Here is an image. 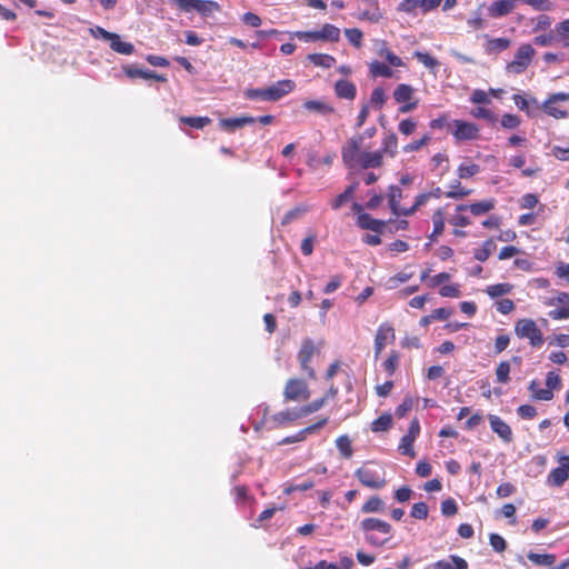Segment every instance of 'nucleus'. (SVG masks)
Wrapping results in <instances>:
<instances>
[{
    "mask_svg": "<svg viewBox=\"0 0 569 569\" xmlns=\"http://www.w3.org/2000/svg\"><path fill=\"white\" fill-rule=\"evenodd\" d=\"M283 396L288 401H300L309 399L310 391L303 380L289 379L286 383Z\"/></svg>",
    "mask_w": 569,
    "mask_h": 569,
    "instance_id": "6e6552de",
    "label": "nucleus"
},
{
    "mask_svg": "<svg viewBox=\"0 0 569 569\" xmlns=\"http://www.w3.org/2000/svg\"><path fill=\"white\" fill-rule=\"evenodd\" d=\"M345 36L348 39V41L353 44L356 48L361 47L362 41V32L360 29L352 28V29H346Z\"/></svg>",
    "mask_w": 569,
    "mask_h": 569,
    "instance_id": "13d9d810",
    "label": "nucleus"
},
{
    "mask_svg": "<svg viewBox=\"0 0 569 569\" xmlns=\"http://www.w3.org/2000/svg\"><path fill=\"white\" fill-rule=\"evenodd\" d=\"M420 432V425L418 420H412L408 432L401 438L399 450L407 456L413 457L415 451L412 449V443L415 442L416 438L419 436Z\"/></svg>",
    "mask_w": 569,
    "mask_h": 569,
    "instance_id": "ddd939ff",
    "label": "nucleus"
},
{
    "mask_svg": "<svg viewBox=\"0 0 569 569\" xmlns=\"http://www.w3.org/2000/svg\"><path fill=\"white\" fill-rule=\"evenodd\" d=\"M399 353L397 351H391L386 361L383 362L385 370L392 376L399 365Z\"/></svg>",
    "mask_w": 569,
    "mask_h": 569,
    "instance_id": "603ef678",
    "label": "nucleus"
},
{
    "mask_svg": "<svg viewBox=\"0 0 569 569\" xmlns=\"http://www.w3.org/2000/svg\"><path fill=\"white\" fill-rule=\"evenodd\" d=\"M397 148H398V139H397V136L395 133H390L388 134L383 141H382V148H381V152H382V156L383 154H388L389 157H395L396 153H397Z\"/></svg>",
    "mask_w": 569,
    "mask_h": 569,
    "instance_id": "58836bf2",
    "label": "nucleus"
},
{
    "mask_svg": "<svg viewBox=\"0 0 569 569\" xmlns=\"http://www.w3.org/2000/svg\"><path fill=\"white\" fill-rule=\"evenodd\" d=\"M489 541L492 549L497 552H502L506 549V540L498 533H491Z\"/></svg>",
    "mask_w": 569,
    "mask_h": 569,
    "instance_id": "69168bd1",
    "label": "nucleus"
},
{
    "mask_svg": "<svg viewBox=\"0 0 569 569\" xmlns=\"http://www.w3.org/2000/svg\"><path fill=\"white\" fill-rule=\"evenodd\" d=\"M452 127L453 130L451 132L457 140H475L478 138L479 129L471 122L453 120Z\"/></svg>",
    "mask_w": 569,
    "mask_h": 569,
    "instance_id": "9b49d317",
    "label": "nucleus"
},
{
    "mask_svg": "<svg viewBox=\"0 0 569 569\" xmlns=\"http://www.w3.org/2000/svg\"><path fill=\"white\" fill-rule=\"evenodd\" d=\"M529 390L531 391L532 397L537 400L549 401L553 398L552 391L540 388V383L536 380L530 382Z\"/></svg>",
    "mask_w": 569,
    "mask_h": 569,
    "instance_id": "c9c22d12",
    "label": "nucleus"
},
{
    "mask_svg": "<svg viewBox=\"0 0 569 569\" xmlns=\"http://www.w3.org/2000/svg\"><path fill=\"white\" fill-rule=\"evenodd\" d=\"M496 250V243L492 239H488L483 242L482 247L480 249H477L475 251V258L478 261H486L490 254Z\"/></svg>",
    "mask_w": 569,
    "mask_h": 569,
    "instance_id": "ea45409f",
    "label": "nucleus"
},
{
    "mask_svg": "<svg viewBox=\"0 0 569 569\" xmlns=\"http://www.w3.org/2000/svg\"><path fill=\"white\" fill-rule=\"evenodd\" d=\"M256 122V118L250 116H243L238 118L221 119L219 124L226 131H234L236 129L242 128L243 126Z\"/></svg>",
    "mask_w": 569,
    "mask_h": 569,
    "instance_id": "412c9836",
    "label": "nucleus"
},
{
    "mask_svg": "<svg viewBox=\"0 0 569 569\" xmlns=\"http://www.w3.org/2000/svg\"><path fill=\"white\" fill-rule=\"evenodd\" d=\"M123 71L131 79H134V78H142L146 80L152 79V80H157V81H161V82L167 80L166 77H163L161 74H157L156 72H153L151 70H143V69L134 68L131 66L123 67Z\"/></svg>",
    "mask_w": 569,
    "mask_h": 569,
    "instance_id": "6ab92c4d",
    "label": "nucleus"
},
{
    "mask_svg": "<svg viewBox=\"0 0 569 569\" xmlns=\"http://www.w3.org/2000/svg\"><path fill=\"white\" fill-rule=\"evenodd\" d=\"M555 273L558 278L569 282V263L562 261L558 262L556 264Z\"/></svg>",
    "mask_w": 569,
    "mask_h": 569,
    "instance_id": "774afa93",
    "label": "nucleus"
},
{
    "mask_svg": "<svg viewBox=\"0 0 569 569\" xmlns=\"http://www.w3.org/2000/svg\"><path fill=\"white\" fill-rule=\"evenodd\" d=\"M319 40L327 42H338L340 39V29L333 24L326 23L318 30Z\"/></svg>",
    "mask_w": 569,
    "mask_h": 569,
    "instance_id": "a878e982",
    "label": "nucleus"
},
{
    "mask_svg": "<svg viewBox=\"0 0 569 569\" xmlns=\"http://www.w3.org/2000/svg\"><path fill=\"white\" fill-rule=\"evenodd\" d=\"M336 446L342 457H345L347 459L352 457L353 450H352V446H351V440L349 439L348 436L343 435V436L338 437L336 440Z\"/></svg>",
    "mask_w": 569,
    "mask_h": 569,
    "instance_id": "a19ab883",
    "label": "nucleus"
},
{
    "mask_svg": "<svg viewBox=\"0 0 569 569\" xmlns=\"http://www.w3.org/2000/svg\"><path fill=\"white\" fill-rule=\"evenodd\" d=\"M336 94L339 98L352 100L356 97V86L347 80H338L335 84Z\"/></svg>",
    "mask_w": 569,
    "mask_h": 569,
    "instance_id": "b1692460",
    "label": "nucleus"
},
{
    "mask_svg": "<svg viewBox=\"0 0 569 569\" xmlns=\"http://www.w3.org/2000/svg\"><path fill=\"white\" fill-rule=\"evenodd\" d=\"M516 335L521 339H528L532 347H540L543 343V336L532 319H520L515 326Z\"/></svg>",
    "mask_w": 569,
    "mask_h": 569,
    "instance_id": "39448f33",
    "label": "nucleus"
},
{
    "mask_svg": "<svg viewBox=\"0 0 569 569\" xmlns=\"http://www.w3.org/2000/svg\"><path fill=\"white\" fill-rule=\"evenodd\" d=\"M361 530L366 533L368 543L375 547H382L386 545L391 536L390 523L378 518H366L360 522Z\"/></svg>",
    "mask_w": 569,
    "mask_h": 569,
    "instance_id": "f257e3e1",
    "label": "nucleus"
},
{
    "mask_svg": "<svg viewBox=\"0 0 569 569\" xmlns=\"http://www.w3.org/2000/svg\"><path fill=\"white\" fill-rule=\"evenodd\" d=\"M326 402H327V398H320V399L313 400L312 402L308 403L307 406L301 407L303 417L320 410L326 405Z\"/></svg>",
    "mask_w": 569,
    "mask_h": 569,
    "instance_id": "680f3d73",
    "label": "nucleus"
},
{
    "mask_svg": "<svg viewBox=\"0 0 569 569\" xmlns=\"http://www.w3.org/2000/svg\"><path fill=\"white\" fill-rule=\"evenodd\" d=\"M316 352L317 348L310 338H306L302 341L301 348L298 352V360L300 362L301 369L312 379L316 377V372L311 368L310 361Z\"/></svg>",
    "mask_w": 569,
    "mask_h": 569,
    "instance_id": "1a4fd4ad",
    "label": "nucleus"
},
{
    "mask_svg": "<svg viewBox=\"0 0 569 569\" xmlns=\"http://www.w3.org/2000/svg\"><path fill=\"white\" fill-rule=\"evenodd\" d=\"M412 277V273H408V272H399L398 274L393 276V277H390L388 280H387V288L392 290V289H396L398 288V286L400 283H403V282H407L410 278Z\"/></svg>",
    "mask_w": 569,
    "mask_h": 569,
    "instance_id": "8fccbe9b",
    "label": "nucleus"
},
{
    "mask_svg": "<svg viewBox=\"0 0 569 569\" xmlns=\"http://www.w3.org/2000/svg\"><path fill=\"white\" fill-rule=\"evenodd\" d=\"M307 59L317 67L331 68L336 63V59L326 53H310Z\"/></svg>",
    "mask_w": 569,
    "mask_h": 569,
    "instance_id": "c756f323",
    "label": "nucleus"
},
{
    "mask_svg": "<svg viewBox=\"0 0 569 569\" xmlns=\"http://www.w3.org/2000/svg\"><path fill=\"white\" fill-rule=\"evenodd\" d=\"M490 427L505 442L512 441L511 428L498 416H489Z\"/></svg>",
    "mask_w": 569,
    "mask_h": 569,
    "instance_id": "f3484780",
    "label": "nucleus"
},
{
    "mask_svg": "<svg viewBox=\"0 0 569 569\" xmlns=\"http://www.w3.org/2000/svg\"><path fill=\"white\" fill-rule=\"evenodd\" d=\"M512 290V286L510 283H497L488 286L486 292L491 298H498L509 293Z\"/></svg>",
    "mask_w": 569,
    "mask_h": 569,
    "instance_id": "79ce46f5",
    "label": "nucleus"
},
{
    "mask_svg": "<svg viewBox=\"0 0 569 569\" xmlns=\"http://www.w3.org/2000/svg\"><path fill=\"white\" fill-rule=\"evenodd\" d=\"M433 569H468V562L456 555H451L448 560H439L433 563Z\"/></svg>",
    "mask_w": 569,
    "mask_h": 569,
    "instance_id": "4be33fe9",
    "label": "nucleus"
},
{
    "mask_svg": "<svg viewBox=\"0 0 569 569\" xmlns=\"http://www.w3.org/2000/svg\"><path fill=\"white\" fill-rule=\"evenodd\" d=\"M470 193H471V190L461 188L460 187V182L456 181L451 186V190L446 192V197L447 198H452V199H462V198L469 196Z\"/></svg>",
    "mask_w": 569,
    "mask_h": 569,
    "instance_id": "5fc2aeb1",
    "label": "nucleus"
},
{
    "mask_svg": "<svg viewBox=\"0 0 569 569\" xmlns=\"http://www.w3.org/2000/svg\"><path fill=\"white\" fill-rule=\"evenodd\" d=\"M395 330L391 325L382 323L379 326L375 337V358L377 359L387 343L395 340Z\"/></svg>",
    "mask_w": 569,
    "mask_h": 569,
    "instance_id": "9d476101",
    "label": "nucleus"
},
{
    "mask_svg": "<svg viewBox=\"0 0 569 569\" xmlns=\"http://www.w3.org/2000/svg\"><path fill=\"white\" fill-rule=\"evenodd\" d=\"M415 89L406 83L399 84L393 91V99L398 103H405L411 100Z\"/></svg>",
    "mask_w": 569,
    "mask_h": 569,
    "instance_id": "7c9ffc66",
    "label": "nucleus"
},
{
    "mask_svg": "<svg viewBox=\"0 0 569 569\" xmlns=\"http://www.w3.org/2000/svg\"><path fill=\"white\" fill-rule=\"evenodd\" d=\"M355 476L362 486L371 489H382L387 485L383 467L372 461L365 462L356 470Z\"/></svg>",
    "mask_w": 569,
    "mask_h": 569,
    "instance_id": "f03ea898",
    "label": "nucleus"
},
{
    "mask_svg": "<svg viewBox=\"0 0 569 569\" xmlns=\"http://www.w3.org/2000/svg\"><path fill=\"white\" fill-rule=\"evenodd\" d=\"M303 107L309 111H315L321 114L332 113L333 108L329 106L328 103L319 100H307L303 103Z\"/></svg>",
    "mask_w": 569,
    "mask_h": 569,
    "instance_id": "4c0bfd02",
    "label": "nucleus"
},
{
    "mask_svg": "<svg viewBox=\"0 0 569 569\" xmlns=\"http://www.w3.org/2000/svg\"><path fill=\"white\" fill-rule=\"evenodd\" d=\"M392 418L390 415H382L372 422V431H386L391 427Z\"/></svg>",
    "mask_w": 569,
    "mask_h": 569,
    "instance_id": "09e8293b",
    "label": "nucleus"
},
{
    "mask_svg": "<svg viewBox=\"0 0 569 569\" xmlns=\"http://www.w3.org/2000/svg\"><path fill=\"white\" fill-rule=\"evenodd\" d=\"M357 186H358L357 182L350 184L349 187H347V189L342 193H340L337 198H335L331 202L332 209L338 210L345 203H347L349 200H351Z\"/></svg>",
    "mask_w": 569,
    "mask_h": 569,
    "instance_id": "2f4dec72",
    "label": "nucleus"
},
{
    "mask_svg": "<svg viewBox=\"0 0 569 569\" xmlns=\"http://www.w3.org/2000/svg\"><path fill=\"white\" fill-rule=\"evenodd\" d=\"M363 142L362 136H356L349 139L341 150V156L345 164L352 168L359 164L361 158V146Z\"/></svg>",
    "mask_w": 569,
    "mask_h": 569,
    "instance_id": "0eeeda50",
    "label": "nucleus"
},
{
    "mask_svg": "<svg viewBox=\"0 0 569 569\" xmlns=\"http://www.w3.org/2000/svg\"><path fill=\"white\" fill-rule=\"evenodd\" d=\"M528 559L537 566L551 567L556 562V556L551 553H536L529 552Z\"/></svg>",
    "mask_w": 569,
    "mask_h": 569,
    "instance_id": "e433bc0d",
    "label": "nucleus"
},
{
    "mask_svg": "<svg viewBox=\"0 0 569 569\" xmlns=\"http://www.w3.org/2000/svg\"><path fill=\"white\" fill-rule=\"evenodd\" d=\"M500 123L505 129H516L520 126L521 120L516 114L506 113L501 117Z\"/></svg>",
    "mask_w": 569,
    "mask_h": 569,
    "instance_id": "052dcab7",
    "label": "nucleus"
},
{
    "mask_svg": "<svg viewBox=\"0 0 569 569\" xmlns=\"http://www.w3.org/2000/svg\"><path fill=\"white\" fill-rule=\"evenodd\" d=\"M543 305L547 307H555L550 310L548 316L552 320H566L569 319V293L563 291H557L555 296L548 297L543 300Z\"/></svg>",
    "mask_w": 569,
    "mask_h": 569,
    "instance_id": "20e7f679",
    "label": "nucleus"
},
{
    "mask_svg": "<svg viewBox=\"0 0 569 569\" xmlns=\"http://www.w3.org/2000/svg\"><path fill=\"white\" fill-rule=\"evenodd\" d=\"M386 102V93H385V90L380 87L378 88H375L371 92V97H370V103L377 108V109H380L383 103Z\"/></svg>",
    "mask_w": 569,
    "mask_h": 569,
    "instance_id": "4d7b16f0",
    "label": "nucleus"
},
{
    "mask_svg": "<svg viewBox=\"0 0 569 569\" xmlns=\"http://www.w3.org/2000/svg\"><path fill=\"white\" fill-rule=\"evenodd\" d=\"M550 154L559 161H569V147L563 148L560 146H553Z\"/></svg>",
    "mask_w": 569,
    "mask_h": 569,
    "instance_id": "338daca9",
    "label": "nucleus"
},
{
    "mask_svg": "<svg viewBox=\"0 0 569 569\" xmlns=\"http://www.w3.org/2000/svg\"><path fill=\"white\" fill-rule=\"evenodd\" d=\"M536 50L529 43L521 44L518 50L515 53V58L512 61H510L506 70L508 73L512 74H521L523 73L527 68L530 66L533 57H535Z\"/></svg>",
    "mask_w": 569,
    "mask_h": 569,
    "instance_id": "7ed1b4c3",
    "label": "nucleus"
},
{
    "mask_svg": "<svg viewBox=\"0 0 569 569\" xmlns=\"http://www.w3.org/2000/svg\"><path fill=\"white\" fill-rule=\"evenodd\" d=\"M493 208H495L493 200H482V201L475 202L470 206L459 204V206H457V211L461 212V211L469 209L473 216H481V214L489 212Z\"/></svg>",
    "mask_w": 569,
    "mask_h": 569,
    "instance_id": "aec40b11",
    "label": "nucleus"
},
{
    "mask_svg": "<svg viewBox=\"0 0 569 569\" xmlns=\"http://www.w3.org/2000/svg\"><path fill=\"white\" fill-rule=\"evenodd\" d=\"M180 122L191 128L202 129L211 122V119L208 117H181Z\"/></svg>",
    "mask_w": 569,
    "mask_h": 569,
    "instance_id": "37998d69",
    "label": "nucleus"
},
{
    "mask_svg": "<svg viewBox=\"0 0 569 569\" xmlns=\"http://www.w3.org/2000/svg\"><path fill=\"white\" fill-rule=\"evenodd\" d=\"M480 171V167L476 163H461L458 168V176L461 179L470 178Z\"/></svg>",
    "mask_w": 569,
    "mask_h": 569,
    "instance_id": "49530a36",
    "label": "nucleus"
},
{
    "mask_svg": "<svg viewBox=\"0 0 569 569\" xmlns=\"http://www.w3.org/2000/svg\"><path fill=\"white\" fill-rule=\"evenodd\" d=\"M184 12L197 11L203 17H209L220 10V6L211 0H168Z\"/></svg>",
    "mask_w": 569,
    "mask_h": 569,
    "instance_id": "423d86ee",
    "label": "nucleus"
},
{
    "mask_svg": "<svg viewBox=\"0 0 569 569\" xmlns=\"http://www.w3.org/2000/svg\"><path fill=\"white\" fill-rule=\"evenodd\" d=\"M515 9L513 1L511 0H498L491 3L489 7V13L493 18H499L509 14Z\"/></svg>",
    "mask_w": 569,
    "mask_h": 569,
    "instance_id": "5701e85b",
    "label": "nucleus"
},
{
    "mask_svg": "<svg viewBox=\"0 0 569 569\" xmlns=\"http://www.w3.org/2000/svg\"><path fill=\"white\" fill-rule=\"evenodd\" d=\"M357 224L359 228L365 230H371L377 233H382L387 227V222L383 220L375 219L368 213H360L357 218Z\"/></svg>",
    "mask_w": 569,
    "mask_h": 569,
    "instance_id": "dca6fc26",
    "label": "nucleus"
},
{
    "mask_svg": "<svg viewBox=\"0 0 569 569\" xmlns=\"http://www.w3.org/2000/svg\"><path fill=\"white\" fill-rule=\"evenodd\" d=\"M471 114L475 118L478 119H485L491 123H493L497 120V117L493 114V112L487 108L483 107H477L473 110H471Z\"/></svg>",
    "mask_w": 569,
    "mask_h": 569,
    "instance_id": "bf43d9fd",
    "label": "nucleus"
},
{
    "mask_svg": "<svg viewBox=\"0 0 569 569\" xmlns=\"http://www.w3.org/2000/svg\"><path fill=\"white\" fill-rule=\"evenodd\" d=\"M568 97H566L565 92H558L551 94L542 104L541 109L548 114L556 119H562L567 117V112L556 107V103L559 101H567Z\"/></svg>",
    "mask_w": 569,
    "mask_h": 569,
    "instance_id": "f8f14e48",
    "label": "nucleus"
},
{
    "mask_svg": "<svg viewBox=\"0 0 569 569\" xmlns=\"http://www.w3.org/2000/svg\"><path fill=\"white\" fill-rule=\"evenodd\" d=\"M373 50L375 52L381 57L385 58L389 66L391 67H403L405 63L400 57L395 54L387 46V42L383 40H375L373 41Z\"/></svg>",
    "mask_w": 569,
    "mask_h": 569,
    "instance_id": "4468645a",
    "label": "nucleus"
},
{
    "mask_svg": "<svg viewBox=\"0 0 569 569\" xmlns=\"http://www.w3.org/2000/svg\"><path fill=\"white\" fill-rule=\"evenodd\" d=\"M110 48L121 54H132L134 52V47L130 42H124L121 40V37L117 33L113 34V37L109 40Z\"/></svg>",
    "mask_w": 569,
    "mask_h": 569,
    "instance_id": "bb28decb",
    "label": "nucleus"
},
{
    "mask_svg": "<svg viewBox=\"0 0 569 569\" xmlns=\"http://www.w3.org/2000/svg\"><path fill=\"white\" fill-rule=\"evenodd\" d=\"M512 99L520 110L529 112L530 104H533L537 108H539V102L536 98L527 99L523 96L515 94Z\"/></svg>",
    "mask_w": 569,
    "mask_h": 569,
    "instance_id": "864d4df0",
    "label": "nucleus"
},
{
    "mask_svg": "<svg viewBox=\"0 0 569 569\" xmlns=\"http://www.w3.org/2000/svg\"><path fill=\"white\" fill-rule=\"evenodd\" d=\"M369 71H370L371 77H373V78H376V77H382V78L393 77L392 69L388 64L377 61V60L369 63Z\"/></svg>",
    "mask_w": 569,
    "mask_h": 569,
    "instance_id": "c85d7f7f",
    "label": "nucleus"
},
{
    "mask_svg": "<svg viewBox=\"0 0 569 569\" xmlns=\"http://www.w3.org/2000/svg\"><path fill=\"white\" fill-rule=\"evenodd\" d=\"M413 57L426 68L433 70L439 67V61L430 54L421 51H415Z\"/></svg>",
    "mask_w": 569,
    "mask_h": 569,
    "instance_id": "c03bdc74",
    "label": "nucleus"
},
{
    "mask_svg": "<svg viewBox=\"0 0 569 569\" xmlns=\"http://www.w3.org/2000/svg\"><path fill=\"white\" fill-rule=\"evenodd\" d=\"M458 511L457 503L453 499L449 498L441 502V512L446 517H451Z\"/></svg>",
    "mask_w": 569,
    "mask_h": 569,
    "instance_id": "0e129e2a",
    "label": "nucleus"
},
{
    "mask_svg": "<svg viewBox=\"0 0 569 569\" xmlns=\"http://www.w3.org/2000/svg\"><path fill=\"white\" fill-rule=\"evenodd\" d=\"M568 477L569 475L563 470V468H561V466H559L551 470V472L548 476L547 482L550 486L560 487L567 481Z\"/></svg>",
    "mask_w": 569,
    "mask_h": 569,
    "instance_id": "f704fd0d",
    "label": "nucleus"
},
{
    "mask_svg": "<svg viewBox=\"0 0 569 569\" xmlns=\"http://www.w3.org/2000/svg\"><path fill=\"white\" fill-rule=\"evenodd\" d=\"M383 507H385L383 501L379 497L375 496V497H371L362 506L361 511L365 512V513L379 512V511L383 510Z\"/></svg>",
    "mask_w": 569,
    "mask_h": 569,
    "instance_id": "a18cd8bd",
    "label": "nucleus"
},
{
    "mask_svg": "<svg viewBox=\"0 0 569 569\" xmlns=\"http://www.w3.org/2000/svg\"><path fill=\"white\" fill-rule=\"evenodd\" d=\"M302 411L301 408L299 409H287L283 411H280L273 416V420L278 423H283L286 421H295L300 418H302Z\"/></svg>",
    "mask_w": 569,
    "mask_h": 569,
    "instance_id": "473e14b6",
    "label": "nucleus"
},
{
    "mask_svg": "<svg viewBox=\"0 0 569 569\" xmlns=\"http://www.w3.org/2000/svg\"><path fill=\"white\" fill-rule=\"evenodd\" d=\"M327 422H328V419L323 418V419L319 420L317 423H313V425L300 430L295 436H290V437L282 439L280 441V445H289V443H293V442L303 441L308 435H311V433L316 432L317 430L321 429L322 427H325L327 425Z\"/></svg>",
    "mask_w": 569,
    "mask_h": 569,
    "instance_id": "a211bd4d",
    "label": "nucleus"
},
{
    "mask_svg": "<svg viewBox=\"0 0 569 569\" xmlns=\"http://www.w3.org/2000/svg\"><path fill=\"white\" fill-rule=\"evenodd\" d=\"M432 224L433 231L430 234V239L435 240L438 236H440L445 230V212L442 209H438L432 214Z\"/></svg>",
    "mask_w": 569,
    "mask_h": 569,
    "instance_id": "72a5a7b5",
    "label": "nucleus"
},
{
    "mask_svg": "<svg viewBox=\"0 0 569 569\" xmlns=\"http://www.w3.org/2000/svg\"><path fill=\"white\" fill-rule=\"evenodd\" d=\"M382 152H362L359 164L363 169L378 168L382 164Z\"/></svg>",
    "mask_w": 569,
    "mask_h": 569,
    "instance_id": "393cba45",
    "label": "nucleus"
},
{
    "mask_svg": "<svg viewBox=\"0 0 569 569\" xmlns=\"http://www.w3.org/2000/svg\"><path fill=\"white\" fill-rule=\"evenodd\" d=\"M428 506L425 502H417L412 506L410 516L422 520L428 517Z\"/></svg>",
    "mask_w": 569,
    "mask_h": 569,
    "instance_id": "e2e57ef3",
    "label": "nucleus"
},
{
    "mask_svg": "<svg viewBox=\"0 0 569 569\" xmlns=\"http://www.w3.org/2000/svg\"><path fill=\"white\" fill-rule=\"evenodd\" d=\"M510 363L508 361H501L496 368L497 381L500 383L509 382Z\"/></svg>",
    "mask_w": 569,
    "mask_h": 569,
    "instance_id": "de8ad7c7",
    "label": "nucleus"
},
{
    "mask_svg": "<svg viewBox=\"0 0 569 569\" xmlns=\"http://www.w3.org/2000/svg\"><path fill=\"white\" fill-rule=\"evenodd\" d=\"M553 34L562 47H569V19L559 22L553 29Z\"/></svg>",
    "mask_w": 569,
    "mask_h": 569,
    "instance_id": "cd10ccee",
    "label": "nucleus"
},
{
    "mask_svg": "<svg viewBox=\"0 0 569 569\" xmlns=\"http://www.w3.org/2000/svg\"><path fill=\"white\" fill-rule=\"evenodd\" d=\"M309 210V207L307 206H300V207H297L290 211H288L283 219H282V224H288L290 223L291 221L300 218L301 216H303L307 211Z\"/></svg>",
    "mask_w": 569,
    "mask_h": 569,
    "instance_id": "6e6d98bb",
    "label": "nucleus"
},
{
    "mask_svg": "<svg viewBox=\"0 0 569 569\" xmlns=\"http://www.w3.org/2000/svg\"><path fill=\"white\" fill-rule=\"evenodd\" d=\"M296 84L292 80L284 79L268 87L269 101H278L295 89Z\"/></svg>",
    "mask_w": 569,
    "mask_h": 569,
    "instance_id": "2eb2a0df",
    "label": "nucleus"
},
{
    "mask_svg": "<svg viewBox=\"0 0 569 569\" xmlns=\"http://www.w3.org/2000/svg\"><path fill=\"white\" fill-rule=\"evenodd\" d=\"M244 96L250 100L269 101L268 88L248 89Z\"/></svg>",
    "mask_w": 569,
    "mask_h": 569,
    "instance_id": "3c124183",
    "label": "nucleus"
}]
</instances>
